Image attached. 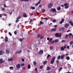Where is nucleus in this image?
I'll return each mask as SVG.
<instances>
[{"mask_svg": "<svg viewBox=\"0 0 73 73\" xmlns=\"http://www.w3.org/2000/svg\"><path fill=\"white\" fill-rule=\"evenodd\" d=\"M50 11L53 12H57L56 9H51L50 10Z\"/></svg>", "mask_w": 73, "mask_h": 73, "instance_id": "obj_3", "label": "nucleus"}, {"mask_svg": "<svg viewBox=\"0 0 73 73\" xmlns=\"http://www.w3.org/2000/svg\"><path fill=\"white\" fill-rule=\"evenodd\" d=\"M67 49H69L70 48L69 46H67Z\"/></svg>", "mask_w": 73, "mask_h": 73, "instance_id": "obj_62", "label": "nucleus"}, {"mask_svg": "<svg viewBox=\"0 0 73 73\" xmlns=\"http://www.w3.org/2000/svg\"><path fill=\"white\" fill-rule=\"evenodd\" d=\"M69 36V35H66L65 37H64L65 38H67L68 37V36Z\"/></svg>", "mask_w": 73, "mask_h": 73, "instance_id": "obj_22", "label": "nucleus"}, {"mask_svg": "<svg viewBox=\"0 0 73 73\" xmlns=\"http://www.w3.org/2000/svg\"><path fill=\"white\" fill-rule=\"evenodd\" d=\"M70 44L71 45H72L73 44V41H72L70 42Z\"/></svg>", "mask_w": 73, "mask_h": 73, "instance_id": "obj_29", "label": "nucleus"}, {"mask_svg": "<svg viewBox=\"0 0 73 73\" xmlns=\"http://www.w3.org/2000/svg\"><path fill=\"white\" fill-rule=\"evenodd\" d=\"M66 59L67 60H70V58L69 57V56H67L66 57Z\"/></svg>", "mask_w": 73, "mask_h": 73, "instance_id": "obj_28", "label": "nucleus"}, {"mask_svg": "<svg viewBox=\"0 0 73 73\" xmlns=\"http://www.w3.org/2000/svg\"><path fill=\"white\" fill-rule=\"evenodd\" d=\"M5 42H7V41H8V39H5Z\"/></svg>", "mask_w": 73, "mask_h": 73, "instance_id": "obj_60", "label": "nucleus"}, {"mask_svg": "<svg viewBox=\"0 0 73 73\" xmlns=\"http://www.w3.org/2000/svg\"><path fill=\"white\" fill-rule=\"evenodd\" d=\"M21 52V50H19V51H17L15 52L16 54H17V53H20Z\"/></svg>", "mask_w": 73, "mask_h": 73, "instance_id": "obj_18", "label": "nucleus"}, {"mask_svg": "<svg viewBox=\"0 0 73 73\" xmlns=\"http://www.w3.org/2000/svg\"><path fill=\"white\" fill-rule=\"evenodd\" d=\"M40 14L39 13H37V15L38 16V15H40Z\"/></svg>", "mask_w": 73, "mask_h": 73, "instance_id": "obj_55", "label": "nucleus"}, {"mask_svg": "<svg viewBox=\"0 0 73 73\" xmlns=\"http://www.w3.org/2000/svg\"><path fill=\"white\" fill-rule=\"evenodd\" d=\"M43 19L44 20H48V18L47 17L44 18H43Z\"/></svg>", "mask_w": 73, "mask_h": 73, "instance_id": "obj_46", "label": "nucleus"}, {"mask_svg": "<svg viewBox=\"0 0 73 73\" xmlns=\"http://www.w3.org/2000/svg\"><path fill=\"white\" fill-rule=\"evenodd\" d=\"M23 17H27L28 15H27V14L25 13H23Z\"/></svg>", "mask_w": 73, "mask_h": 73, "instance_id": "obj_8", "label": "nucleus"}, {"mask_svg": "<svg viewBox=\"0 0 73 73\" xmlns=\"http://www.w3.org/2000/svg\"><path fill=\"white\" fill-rule=\"evenodd\" d=\"M23 40H24V38H20L19 39V41H21V42H22Z\"/></svg>", "mask_w": 73, "mask_h": 73, "instance_id": "obj_26", "label": "nucleus"}, {"mask_svg": "<svg viewBox=\"0 0 73 73\" xmlns=\"http://www.w3.org/2000/svg\"><path fill=\"white\" fill-rule=\"evenodd\" d=\"M39 4H40V3H39V2H38V3L35 4V6H37V5H38Z\"/></svg>", "mask_w": 73, "mask_h": 73, "instance_id": "obj_45", "label": "nucleus"}, {"mask_svg": "<svg viewBox=\"0 0 73 73\" xmlns=\"http://www.w3.org/2000/svg\"><path fill=\"white\" fill-rule=\"evenodd\" d=\"M62 36V34L61 33H56L55 34V36L57 37H61Z\"/></svg>", "mask_w": 73, "mask_h": 73, "instance_id": "obj_1", "label": "nucleus"}, {"mask_svg": "<svg viewBox=\"0 0 73 73\" xmlns=\"http://www.w3.org/2000/svg\"><path fill=\"white\" fill-rule=\"evenodd\" d=\"M50 56V54H48L47 57V58H48Z\"/></svg>", "mask_w": 73, "mask_h": 73, "instance_id": "obj_42", "label": "nucleus"}, {"mask_svg": "<svg viewBox=\"0 0 73 73\" xmlns=\"http://www.w3.org/2000/svg\"><path fill=\"white\" fill-rule=\"evenodd\" d=\"M56 62L58 64L59 63V61L58 60H57L56 61Z\"/></svg>", "mask_w": 73, "mask_h": 73, "instance_id": "obj_63", "label": "nucleus"}, {"mask_svg": "<svg viewBox=\"0 0 73 73\" xmlns=\"http://www.w3.org/2000/svg\"><path fill=\"white\" fill-rule=\"evenodd\" d=\"M44 53V51L42 50H40L39 51L38 54H42Z\"/></svg>", "mask_w": 73, "mask_h": 73, "instance_id": "obj_4", "label": "nucleus"}, {"mask_svg": "<svg viewBox=\"0 0 73 73\" xmlns=\"http://www.w3.org/2000/svg\"><path fill=\"white\" fill-rule=\"evenodd\" d=\"M61 29L62 31H64L65 29V28L64 27H62L61 28Z\"/></svg>", "mask_w": 73, "mask_h": 73, "instance_id": "obj_38", "label": "nucleus"}, {"mask_svg": "<svg viewBox=\"0 0 73 73\" xmlns=\"http://www.w3.org/2000/svg\"><path fill=\"white\" fill-rule=\"evenodd\" d=\"M21 1H29V0H21Z\"/></svg>", "mask_w": 73, "mask_h": 73, "instance_id": "obj_34", "label": "nucleus"}, {"mask_svg": "<svg viewBox=\"0 0 73 73\" xmlns=\"http://www.w3.org/2000/svg\"><path fill=\"white\" fill-rule=\"evenodd\" d=\"M69 7L67 6H65V9H68V8Z\"/></svg>", "mask_w": 73, "mask_h": 73, "instance_id": "obj_49", "label": "nucleus"}, {"mask_svg": "<svg viewBox=\"0 0 73 73\" xmlns=\"http://www.w3.org/2000/svg\"><path fill=\"white\" fill-rule=\"evenodd\" d=\"M5 10V8H2V9H1V11H4Z\"/></svg>", "mask_w": 73, "mask_h": 73, "instance_id": "obj_36", "label": "nucleus"}, {"mask_svg": "<svg viewBox=\"0 0 73 73\" xmlns=\"http://www.w3.org/2000/svg\"><path fill=\"white\" fill-rule=\"evenodd\" d=\"M31 9H32L33 10H34V9H36V8H35V7L32 6H31Z\"/></svg>", "mask_w": 73, "mask_h": 73, "instance_id": "obj_17", "label": "nucleus"}, {"mask_svg": "<svg viewBox=\"0 0 73 73\" xmlns=\"http://www.w3.org/2000/svg\"><path fill=\"white\" fill-rule=\"evenodd\" d=\"M4 8H6V7H7V6H6V5L5 4H4Z\"/></svg>", "mask_w": 73, "mask_h": 73, "instance_id": "obj_56", "label": "nucleus"}, {"mask_svg": "<svg viewBox=\"0 0 73 73\" xmlns=\"http://www.w3.org/2000/svg\"><path fill=\"white\" fill-rule=\"evenodd\" d=\"M52 38H51L49 40V42H51L52 41Z\"/></svg>", "mask_w": 73, "mask_h": 73, "instance_id": "obj_44", "label": "nucleus"}, {"mask_svg": "<svg viewBox=\"0 0 73 73\" xmlns=\"http://www.w3.org/2000/svg\"><path fill=\"white\" fill-rule=\"evenodd\" d=\"M53 23H56V20L55 19H53L52 20Z\"/></svg>", "mask_w": 73, "mask_h": 73, "instance_id": "obj_27", "label": "nucleus"}, {"mask_svg": "<svg viewBox=\"0 0 73 73\" xmlns=\"http://www.w3.org/2000/svg\"><path fill=\"white\" fill-rule=\"evenodd\" d=\"M33 22V21H32V20H31L30 21V23H32Z\"/></svg>", "mask_w": 73, "mask_h": 73, "instance_id": "obj_57", "label": "nucleus"}, {"mask_svg": "<svg viewBox=\"0 0 73 73\" xmlns=\"http://www.w3.org/2000/svg\"><path fill=\"white\" fill-rule=\"evenodd\" d=\"M20 18H21V16H19L17 18L16 21V23H18L19 21L20 20H19V19H20Z\"/></svg>", "mask_w": 73, "mask_h": 73, "instance_id": "obj_7", "label": "nucleus"}, {"mask_svg": "<svg viewBox=\"0 0 73 73\" xmlns=\"http://www.w3.org/2000/svg\"><path fill=\"white\" fill-rule=\"evenodd\" d=\"M57 31V29H52L51 30V32H56Z\"/></svg>", "mask_w": 73, "mask_h": 73, "instance_id": "obj_10", "label": "nucleus"}, {"mask_svg": "<svg viewBox=\"0 0 73 73\" xmlns=\"http://www.w3.org/2000/svg\"><path fill=\"white\" fill-rule=\"evenodd\" d=\"M20 66V64H18L16 65V67L18 69H20L21 67Z\"/></svg>", "mask_w": 73, "mask_h": 73, "instance_id": "obj_6", "label": "nucleus"}, {"mask_svg": "<svg viewBox=\"0 0 73 73\" xmlns=\"http://www.w3.org/2000/svg\"><path fill=\"white\" fill-rule=\"evenodd\" d=\"M46 63H47V61H45L44 62L43 64H44V65H46Z\"/></svg>", "mask_w": 73, "mask_h": 73, "instance_id": "obj_25", "label": "nucleus"}, {"mask_svg": "<svg viewBox=\"0 0 73 73\" xmlns=\"http://www.w3.org/2000/svg\"><path fill=\"white\" fill-rule=\"evenodd\" d=\"M42 11H43V12H45V10L44 9H42Z\"/></svg>", "mask_w": 73, "mask_h": 73, "instance_id": "obj_61", "label": "nucleus"}, {"mask_svg": "<svg viewBox=\"0 0 73 73\" xmlns=\"http://www.w3.org/2000/svg\"><path fill=\"white\" fill-rule=\"evenodd\" d=\"M31 65L30 64H29L28 66V69H30L31 68Z\"/></svg>", "mask_w": 73, "mask_h": 73, "instance_id": "obj_21", "label": "nucleus"}, {"mask_svg": "<svg viewBox=\"0 0 73 73\" xmlns=\"http://www.w3.org/2000/svg\"><path fill=\"white\" fill-rule=\"evenodd\" d=\"M40 34H38L37 35V37H40Z\"/></svg>", "mask_w": 73, "mask_h": 73, "instance_id": "obj_54", "label": "nucleus"}, {"mask_svg": "<svg viewBox=\"0 0 73 73\" xmlns=\"http://www.w3.org/2000/svg\"><path fill=\"white\" fill-rule=\"evenodd\" d=\"M64 21L65 19H62L61 21L60 22L59 24H62V23H63V22H64Z\"/></svg>", "mask_w": 73, "mask_h": 73, "instance_id": "obj_9", "label": "nucleus"}, {"mask_svg": "<svg viewBox=\"0 0 73 73\" xmlns=\"http://www.w3.org/2000/svg\"><path fill=\"white\" fill-rule=\"evenodd\" d=\"M4 51H0V55H2L3 54H4Z\"/></svg>", "mask_w": 73, "mask_h": 73, "instance_id": "obj_12", "label": "nucleus"}, {"mask_svg": "<svg viewBox=\"0 0 73 73\" xmlns=\"http://www.w3.org/2000/svg\"><path fill=\"white\" fill-rule=\"evenodd\" d=\"M60 9H61V8H60V7H58L57 8V10H58V11H60Z\"/></svg>", "mask_w": 73, "mask_h": 73, "instance_id": "obj_35", "label": "nucleus"}, {"mask_svg": "<svg viewBox=\"0 0 73 73\" xmlns=\"http://www.w3.org/2000/svg\"><path fill=\"white\" fill-rule=\"evenodd\" d=\"M69 37H71V36H72V33H70L69 34Z\"/></svg>", "mask_w": 73, "mask_h": 73, "instance_id": "obj_33", "label": "nucleus"}, {"mask_svg": "<svg viewBox=\"0 0 73 73\" xmlns=\"http://www.w3.org/2000/svg\"><path fill=\"white\" fill-rule=\"evenodd\" d=\"M12 61V59H8V61Z\"/></svg>", "mask_w": 73, "mask_h": 73, "instance_id": "obj_37", "label": "nucleus"}, {"mask_svg": "<svg viewBox=\"0 0 73 73\" xmlns=\"http://www.w3.org/2000/svg\"><path fill=\"white\" fill-rule=\"evenodd\" d=\"M35 71H37V68H35Z\"/></svg>", "mask_w": 73, "mask_h": 73, "instance_id": "obj_64", "label": "nucleus"}, {"mask_svg": "<svg viewBox=\"0 0 73 73\" xmlns=\"http://www.w3.org/2000/svg\"><path fill=\"white\" fill-rule=\"evenodd\" d=\"M59 31H61V28H59Z\"/></svg>", "mask_w": 73, "mask_h": 73, "instance_id": "obj_58", "label": "nucleus"}, {"mask_svg": "<svg viewBox=\"0 0 73 73\" xmlns=\"http://www.w3.org/2000/svg\"><path fill=\"white\" fill-rule=\"evenodd\" d=\"M62 67L60 68L59 69V72H60V71H61L62 70Z\"/></svg>", "mask_w": 73, "mask_h": 73, "instance_id": "obj_23", "label": "nucleus"}, {"mask_svg": "<svg viewBox=\"0 0 73 73\" xmlns=\"http://www.w3.org/2000/svg\"><path fill=\"white\" fill-rule=\"evenodd\" d=\"M69 5V3H65L64 4V5L65 7H66V6H68Z\"/></svg>", "mask_w": 73, "mask_h": 73, "instance_id": "obj_16", "label": "nucleus"}, {"mask_svg": "<svg viewBox=\"0 0 73 73\" xmlns=\"http://www.w3.org/2000/svg\"><path fill=\"white\" fill-rule=\"evenodd\" d=\"M25 65V64H21V65L22 66H24Z\"/></svg>", "mask_w": 73, "mask_h": 73, "instance_id": "obj_51", "label": "nucleus"}, {"mask_svg": "<svg viewBox=\"0 0 73 73\" xmlns=\"http://www.w3.org/2000/svg\"><path fill=\"white\" fill-rule=\"evenodd\" d=\"M60 58H61V56H59L57 58V59H58V60H60Z\"/></svg>", "mask_w": 73, "mask_h": 73, "instance_id": "obj_40", "label": "nucleus"}, {"mask_svg": "<svg viewBox=\"0 0 73 73\" xmlns=\"http://www.w3.org/2000/svg\"><path fill=\"white\" fill-rule=\"evenodd\" d=\"M3 60L2 59H0V61H1L0 62V64H1V63L3 62Z\"/></svg>", "mask_w": 73, "mask_h": 73, "instance_id": "obj_32", "label": "nucleus"}, {"mask_svg": "<svg viewBox=\"0 0 73 73\" xmlns=\"http://www.w3.org/2000/svg\"><path fill=\"white\" fill-rule=\"evenodd\" d=\"M54 41L56 43L57 42H59V40H58V39H56L54 40Z\"/></svg>", "mask_w": 73, "mask_h": 73, "instance_id": "obj_19", "label": "nucleus"}, {"mask_svg": "<svg viewBox=\"0 0 73 73\" xmlns=\"http://www.w3.org/2000/svg\"><path fill=\"white\" fill-rule=\"evenodd\" d=\"M21 60H22V62H24V61H25V60H24V59L23 58H22Z\"/></svg>", "mask_w": 73, "mask_h": 73, "instance_id": "obj_50", "label": "nucleus"}, {"mask_svg": "<svg viewBox=\"0 0 73 73\" xmlns=\"http://www.w3.org/2000/svg\"><path fill=\"white\" fill-rule=\"evenodd\" d=\"M64 55H62L61 56V59L63 60L64 58Z\"/></svg>", "mask_w": 73, "mask_h": 73, "instance_id": "obj_15", "label": "nucleus"}, {"mask_svg": "<svg viewBox=\"0 0 73 73\" xmlns=\"http://www.w3.org/2000/svg\"><path fill=\"white\" fill-rule=\"evenodd\" d=\"M56 59V57H54L52 58V60L51 61L50 63L51 64H53L54 62V60Z\"/></svg>", "mask_w": 73, "mask_h": 73, "instance_id": "obj_2", "label": "nucleus"}, {"mask_svg": "<svg viewBox=\"0 0 73 73\" xmlns=\"http://www.w3.org/2000/svg\"><path fill=\"white\" fill-rule=\"evenodd\" d=\"M54 40H53V41L51 42V44H53V43H54Z\"/></svg>", "mask_w": 73, "mask_h": 73, "instance_id": "obj_59", "label": "nucleus"}, {"mask_svg": "<svg viewBox=\"0 0 73 73\" xmlns=\"http://www.w3.org/2000/svg\"><path fill=\"white\" fill-rule=\"evenodd\" d=\"M14 34L15 35H16L17 34V31H15V32H14Z\"/></svg>", "mask_w": 73, "mask_h": 73, "instance_id": "obj_53", "label": "nucleus"}, {"mask_svg": "<svg viewBox=\"0 0 73 73\" xmlns=\"http://www.w3.org/2000/svg\"><path fill=\"white\" fill-rule=\"evenodd\" d=\"M6 53L7 54L9 53V49H7L6 50Z\"/></svg>", "mask_w": 73, "mask_h": 73, "instance_id": "obj_11", "label": "nucleus"}, {"mask_svg": "<svg viewBox=\"0 0 73 73\" xmlns=\"http://www.w3.org/2000/svg\"><path fill=\"white\" fill-rule=\"evenodd\" d=\"M50 67H47L46 68L47 70H50Z\"/></svg>", "mask_w": 73, "mask_h": 73, "instance_id": "obj_24", "label": "nucleus"}, {"mask_svg": "<svg viewBox=\"0 0 73 73\" xmlns=\"http://www.w3.org/2000/svg\"><path fill=\"white\" fill-rule=\"evenodd\" d=\"M60 49L61 50H64V48L63 47H62L60 48Z\"/></svg>", "mask_w": 73, "mask_h": 73, "instance_id": "obj_20", "label": "nucleus"}, {"mask_svg": "<svg viewBox=\"0 0 73 73\" xmlns=\"http://www.w3.org/2000/svg\"><path fill=\"white\" fill-rule=\"evenodd\" d=\"M33 64L35 66L36 65V62H33Z\"/></svg>", "mask_w": 73, "mask_h": 73, "instance_id": "obj_31", "label": "nucleus"}, {"mask_svg": "<svg viewBox=\"0 0 73 73\" xmlns=\"http://www.w3.org/2000/svg\"><path fill=\"white\" fill-rule=\"evenodd\" d=\"M69 24H68L67 23H66L65 24V27L66 28H68V27L69 26Z\"/></svg>", "mask_w": 73, "mask_h": 73, "instance_id": "obj_14", "label": "nucleus"}, {"mask_svg": "<svg viewBox=\"0 0 73 73\" xmlns=\"http://www.w3.org/2000/svg\"><path fill=\"white\" fill-rule=\"evenodd\" d=\"M40 24H43L44 23H43V22H42V21H40Z\"/></svg>", "mask_w": 73, "mask_h": 73, "instance_id": "obj_43", "label": "nucleus"}, {"mask_svg": "<svg viewBox=\"0 0 73 73\" xmlns=\"http://www.w3.org/2000/svg\"><path fill=\"white\" fill-rule=\"evenodd\" d=\"M69 23L70 24L71 26H73V22L72 21V20H70L69 22Z\"/></svg>", "mask_w": 73, "mask_h": 73, "instance_id": "obj_13", "label": "nucleus"}, {"mask_svg": "<svg viewBox=\"0 0 73 73\" xmlns=\"http://www.w3.org/2000/svg\"><path fill=\"white\" fill-rule=\"evenodd\" d=\"M53 6V3H51L49 4L48 5V7L49 8H50L51 7H52Z\"/></svg>", "mask_w": 73, "mask_h": 73, "instance_id": "obj_5", "label": "nucleus"}, {"mask_svg": "<svg viewBox=\"0 0 73 73\" xmlns=\"http://www.w3.org/2000/svg\"><path fill=\"white\" fill-rule=\"evenodd\" d=\"M40 68L41 69H42L43 68V66H41L40 67Z\"/></svg>", "mask_w": 73, "mask_h": 73, "instance_id": "obj_47", "label": "nucleus"}, {"mask_svg": "<svg viewBox=\"0 0 73 73\" xmlns=\"http://www.w3.org/2000/svg\"><path fill=\"white\" fill-rule=\"evenodd\" d=\"M39 8H41L42 7V5H40L39 6Z\"/></svg>", "mask_w": 73, "mask_h": 73, "instance_id": "obj_52", "label": "nucleus"}, {"mask_svg": "<svg viewBox=\"0 0 73 73\" xmlns=\"http://www.w3.org/2000/svg\"><path fill=\"white\" fill-rule=\"evenodd\" d=\"M9 35H10V36H12V34L11 33V32H9Z\"/></svg>", "mask_w": 73, "mask_h": 73, "instance_id": "obj_41", "label": "nucleus"}, {"mask_svg": "<svg viewBox=\"0 0 73 73\" xmlns=\"http://www.w3.org/2000/svg\"><path fill=\"white\" fill-rule=\"evenodd\" d=\"M53 47L52 46H50V48L51 50H52Z\"/></svg>", "mask_w": 73, "mask_h": 73, "instance_id": "obj_39", "label": "nucleus"}, {"mask_svg": "<svg viewBox=\"0 0 73 73\" xmlns=\"http://www.w3.org/2000/svg\"><path fill=\"white\" fill-rule=\"evenodd\" d=\"M44 38V36L43 35H41L40 37V38L41 39H42V38Z\"/></svg>", "mask_w": 73, "mask_h": 73, "instance_id": "obj_30", "label": "nucleus"}, {"mask_svg": "<svg viewBox=\"0 0 73 73\" xmlns=\"http://www.w3.org/2000/svg\"><path fill=\"white\" fill-rule=\"evenodd\" d=\"M10 69H13V67H9Z\"/></svg>", "mask_w": 73, "mask_h": 73, "instance_id": "obj_48", "label": "nucleus"}]
</instances>
